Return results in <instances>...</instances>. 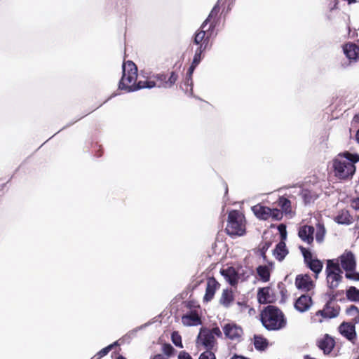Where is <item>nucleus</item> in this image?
<instances>
[{
	"label": "nucleus",
	"mask_w": 359,
	"mask_h": 359,
	"mask_svg": "<svg viewBox=\"0 0 359 359\" xmlns=\"http://www.w3.org/2000/svg\"><path fill=\"white\" fill-rule=\"evenodd\" d=\"M123 76L119 81L118 88L127 92H133L142 88H152L156 86L154 81H140L136 84L137 77V68L132 61L124 62L122 66Z\"/></svg>",
	"instance_id": "obj_1"
},
{
	"label": "nucleus",
	"mask_w": 359,
	"mask_h": 359,
	"mask_svg": "<svg viewBox=\"0 0 359 359\" xmlns=\"http://www.w3.org/2000/svg\"><path fill=\"white\" fill-rule=\"evenodd\" d=\"M359 161V155L348 151L339 154L333 160L334 175L341 180L351 177L355 172V163Z\"/></svg>",
	"instance_id": "obj_2"
},
{
	"label": "nucleus",
	"mask_w": 359,
	"mask_h": 359,
	"mask_svg": "<svg viewBox=\"0 0 359 359\" xmlns=\"http://www.w3.org/2000/svg\"><path fill=\"white\" fill-rule=\"evenodd\" d=\"M260 320L264 328L269 331L280 330L287 325V319L283 312L273 305H269L262 311Z\"/></svg>",
	"instance_id": "obj_3"
},
{
	"label": "nucleus",
	"mask_w": 359,
	"mask_h": 359,
	"mask_svg": "<svg viewBox=\"0 0 359 359\" xmlns=\"http://www.w3.org/2000/svg\"><path fill=\"white\" fill-rule=\"evenodd\" d=\"M226 233L230 236H242L245 233L243 216L237 210H232L228 215Z\"/></svg>",
	"instance_id": "obj_4"
},
{
	"label": "nucleus",
	"mask_w": 359,
	"mask_h": 359,
	"mask_svg": "<svg viewBox=\"0 0 359 359\" xmlns=\"http://www.w3.org/2000/svg\"><path fill=\"white\" fill-rule=\"evenodd\" d=\"M325 272L328 287L331 290L337 288L342 280V271L339 265L332 260H327Z\"/></svg>",
	"instance_id": "obj_5"
},
{
	"label": "nucleus",
	"mask_w": 359,
	"mask_h": 359,
	"mask_svg": "<svg viewBox=\"0 0 359 359\" xmlns=\"http://www.w3.org/2000/svg\"><path fill=\"white\" fill-rule=\"evenodd\" d=\"M336 297V295H332V298L326 302L324 308L316 313V316H320L323 318L328 319L337 317L339 314L340 307L339 305L333 303Z\"/></svg>",
	"instance_id": "obj_6"
},
{
	"label": "nucleus",
	"mask_w": 359,
	"mask_h": 359,
	"mask_svg": "<svg viewBox=\"0 0 359 359\" xmlns=\"http://www.w3.org/2000/svg\"><path fill=\"white\" fill-rule=\"evenodd\" d=\"M304 259L307 266L316 273V278H318V274L320 273L323 269V263L317 259H313L312 253L303 246H299Z\"/></svg>",
	"instance_id": "obj_7"
},
{
	"label": "nucleus",
	"mask_w": 359,
	"mask_h": 359,
	"mask_svg": "<svg viewBox=\"0 0 359 359\" xmlns=\"http://www.w3.org/2000/svg\"><path fill=\"white\" fill-rule=\"evenodd\" d=\"M215 337L212 336L209 329L201 328L197 337L196 344L203 346L207 350H212L215 344Z\"/></svg>",
	"instance_id": "obj_8"
},
{
	"label": "nucleus",
	"mask_w": 359,
	"mask_h": 359,
	"mask_svg": "<svg viewBox=\"0 0 359 359\" xmlns=\"http://www.w3.org/2000/svg\"><path fill=\"white\" fill-rule=\"evenodd\" d=\"M295 285L299 290L309 292L314 287V283L307 274L298 275L295 279Z\"/></svg>",
	"instance_id": "obj_9"
},
{
	"label": "nucleus",
	"mask_w": 359,
	"mask_h": 359,
	"mask_svg": "<svg viewBox=\"0 0 359 359\" xmlns=\"http://www.w3.org/2000/svg\"><path fill=\"white\" fill-rule=\"evenodd\" d=\"M314 227L312 226H301L298 230V236L303 242L310 245L313 243L314 239Z\"/></svg>",
	"instance_id": "obj_10"
},
{
	"label": "nucleus",
	"mask_w": 359,
	"mask_h": 359,
	"mask_svg": "<svg viewBox=\"0 0 359 359\" xmlns=\"http://www.w3.org/2000/svg\"><path fill=\"white\" fill-rule=\"evenodd\" d=\"M223 331L225 336L231 340L238 339L243 334L242 328L234 323L226 324L223 327Z\"/></svg>",
	"instance_id": "obj_11"
},
{
	"label": "nucleus",
	"mask_w": 359,
	"mask_h": 359,
	"mask_svg": "<svg viewBox=\"0 0 359 359\" xmlns=\"http://www.w3.org/2000/svg\"><path fill=\"white\" fill-rule=\"evenodd\" d=\"M313 301L311 296L302 294L294 302V308L301 313L307 311L312 306Z\"/></svg>",
	"instance_id": "obj_12"
},
{
	"label": "nucleus",
	"mask_w": 359,
	"mask_h": 359,
	"mask_svg": "<svg viewBox=\"0 0 359 359\" xmlns=\"http://www.w3.org/2000/svg\"><path fill=\"white\" fill-rule=\"evenodd\" d=\"M341 267L347 272L355 269L356 263L354 255L351 252L343 254L340 257Z\"/></svg>",
	"instance_id": "obj_13"
},
{
	"label": "nucleus",
	"mask_w": 359,
	"mask_h": 359,
	"mask_svg": "<svg viewBox=\"0 0 359 359\" xmlns=\"http://www.w3.org/2000/svg\"><path fill=\"white\" fill-rule=\"evenodd\" d=\"M339 332L342 336L352 342L356 337L355 325L351 323H342L339 327Z\"/></svg>",
	"instance_id": "obj_14"
},
{
	"label": "nucleus",
	"mask_w": 359,
	"mask_h": 359,
	"mask_svg": "<svg viewBox=\"0 0 359 359\" xmlns=\"http://www.w3.org/2000/svg\"><path fill=\"white\" fill-rule=\"evenodd\" d=\"M343 51L350 62H356L359 57V46L353 43H347L343 46Z\"/></svg>",
	"instance_id": "obj_15"
},
{
	"label": "nucleus",
	"mask_w": 359,
	"mask_h": 359,
	"mask_svg": "<svg viewBox=\"0 0 359 359\" xmlns=\"http://www.w3.org/2000/svg\"><path fill=\"white\" fill-rule=\"evenodd\" d=\"M334 339L327 334H325L322 339H320L317 341L318 347L322 350L325 355L330 353L334 347Z\"/></svg>",
	"instance_id": "obj_16"
},
{
	"label": "nucleus",
	"mask_w": 359,
	"mask_h": 359,
	"mask_svg": "<svg viewBox=\"0 0 359 359\" xmlns=\"http://www.w3.org/2000/svg\"><path fill=\"white\" fill-rule=\"evenodd\" d=\"M218 287L219 283L216 279L215 278H209L207 281L205 294L203 297L204 301L210 302L213 298Z\"/></svg>",
	"instance_id": "obj_17"
},
{
	"label": "nucleus",
	"mask_w": 359,
	"mask_h": 359,
	"mask_svg": "<svg viewBox=\"0 0 359 359\" xmlns=\"http://www.w3.org/2000/svg\"><path fill=\"white\" fill-rule=\"evenodd\" d=\"M219 11V7L218 4H217L210 11L209 15L206 18V20L201 25V28L205 29L207 27L208 22H210L208 30L212 31L216 27L217 22L215 21V18L217 17L218 13Z\"/></svg>",
	"instance_id": "obj_18"
},
{
	"label": "nucleus",
	"mask_w": 359,
	"mask_h": 359,
	"mask_svg": "<svg viewBox=\"0 0 359 359\" xmlns=\"http://www.w3.org/2000/svg\"><path fill=\"white\" fill-rule=\"evenodd\" d=\"M182 323L185 326H196L201 324V320L196 312L191 311L182 316Z\"/></svg>",
	"instance_id": "obj_19"
},
{
	"label": "nucleus",
	"mask_w": 359,
	"mask_h": 359,
	"mask_svg": "<svg viewBox=\"0 0 359 359\" xmlns=\"http://www.w3.org/2000/svg\"><path fill=\"white\" fill-rule=\"evenodd\" d=\"M252 210L256 217L260 219L266 220L270 218L271 209L268 207L257 205L253 206Z\"/></svg>",
	"instance_id": "obj_20"
},
{
	"label": "nucleus",
	"mask_w": 359,
	"mask_h": 359,
	"mask_svg": "<svg viewBox=\"0 0 359 359\" xmlns=\"http://www.w3.org/2000/svg\"><path fill=\"white\" fill-rule=\"evenodd\" d=\"M288 254L285 241H280L273 251V255L278 261H283Z\"/></svg>",
	"instance_id": "obj_21"
},
{
	"label": "nucleus",
	"mask_w": 359,
	"mask_h": 359,
	"mask_svg": "<svg viewBox=\"0 0 359 359\" xmlns=\"http://www.w3.org/2000/svg\"><path fill=\"white\" fill-rule=\"evenodd\" d=\"M221 273L230 285H234L237 283L238 274L233 268L229 267L226 269H223Z\"/></svg>",
	"instance_id": "obj_22"
},
{
	"label": "nucleus",
	"mask_w": 359,
	"mask_h": 359,
	"mask_svg": "<svg viewBox=\"0 0 359 359\" xmlns=\"http://www.w3.org/2000/svg\"><path fill=\"white\" fill-rule=\"evenodd\" d=\"M257 299L262 304L269 303L271 302L270 288H259L257 292Z\"/></svg>",
	"instance_id": "obj_23"
},
{
	"label": "nucleus",
	"mask_w": 359,
	"mask_h": 359,
	"mask_svg": "<svg viewBox=\"0 0 359 359\" xmlns=\"http://www.w3.org/2000/svg\"><path fill=\"white\" fill-rule=\"evenodd\" d=\"M278 205L285 215H290L292 213L291 202L286 197L283 196L279 197L278 200Z\"/></svg>",
	"instance_id": "obj_24"
},
{
	"label": "nucleus",
	"mask_w": 359,
	"mask_h": 359,
	"mask_svg": "<svg viewBox=\"0 0 359 359\" xmlns=\"http://www.w3.org/2000/svg\"><path fill=\"white\" fill-rule=\"evenodd\" d=\"M335 222L340 224H350L352 223V217L346 210H341L335 217Z\"/></svg>",
	"instance_id": "obj_25"
},
{
	"label": "nucleus",
	"mask_w": 359,
	"mask_h": 359,
	"mask_svg": "<svg viewBox=\"0 0 359 359\" xmlns=\"http://www.w3.org/2000/svg\"><path fill=\"white\" fill-rule=\"evenodd\" d=\"M233 300V297L232 292L228 290H224L220 298V304L225 307H229Z\"/></svg>",
	"instance_id": "obj_26"
},
{
	"label": "nucleus",
	"mask_w": 359,
	"mask_h": 359,
	"mask_svg": "<svg viewBox=\"0 0 359 359\" xmlns=\"http://www.w3.org/2000/svg\"><path fill=\"white\" fill-rule=\"evenodd\" d=\"M300 195L302 199L304 200L305 204H309L311 203L314 202V201L318 197V196L316 194L311 192L308 189H302L300 193Z\"/></svg>",
	"instance_id": "obj_27"
},
{
	"label": "nucleus",
	"mask_w": 359,
	"mask_h": 359,
	"mask_svg": "<svg viewBox=\"0 0 359 359\" xmlns=\"http://www.w3.org/2000/svg\"><path fill=\"white\" fill-rule=\"evenodd\" d=\"M254 345L257 350L264 351L266 349V348L268 346V341H267L266 339H265L261 336L255 335L254 336Z\"/></svg>",
	"instance_id": "obj_28"
},
{
	"label": "nucleus",
	"mask_w": 359,
	"mask_h": 359,
	"mask_svg": "<svg viewBox=\"0 0 359 359\" xmlns=\"http://www.w3.org/2000/svg\"><path fill=\"white\" fill-rule=\"evenodd\" d=\"M346 297L351 302L359 301V290L355 287H350L346 292Z\"/></svg>",
	"instance_id": "obj_29"
},
{
	"label": "nucleus",
	"mask_w": 359,
	"mask_h": 359,
	"mask_svg": "<svg viewBox=\"0 0 359 359\" xmlns=\"http://www.w3.org/2000/svg\"><path fill=\"white\" fill-rule=\"evenodd\" d=\"M257 272L262 281L267 282L269 280L270 273L266 266H259L257 268Z\"/></svg>",
	"instance_id": "obj_30"
},
{
	"label": "nucleus",
	"mask_w": 359,
	"mask_h": 359,
	"mask_svg": "<svg viewBox=\"0 0 359 359\" xmlns=\"http://www.w3.org/2000/svg\"><path fill=\"white\" fill-rule=\"evenodd\" d=\"M325 235V229L323 224L318 223L316 226V240L320 243L323 241Z\"/></svg>",
	"instance_id": "obj_31"
},
{
	"label": "nucleus",
	"mask_w": 359,
	"mask_h": 359,
	"mask_svg": "<svg viewBox=\"0 0 359 359\" xmlns=\"http://www.w3.org/2000/svg\"><path fill=\"white\" fill-rule=\"evenodd\" d=\"M118 345V341H115L114 344H111L107 347L100 350L95 355H94L90 359H100L102 357L105 356L109 353V352L113 348L114 346Z\"/></svg>",
	"instance_id": "obj_32"
},
{
	"label": "nucleus",
	"mask_w": 359,
	"mask_h": 359,
	"mask_svg": "<svg viewBox=\"0 0 359 359\" xmlns=\"http://www.w3.org/2000/svg\"><path fill=\"white\" fill-rule=\"evenodd\" d=\"M207 31H209L208 29H205V28L202 29L201 27H200V30H198L194 36V42L195 44H200L204 41L206 39L205 35Z\"/></svg>",
	"instance_id": "obj_33"
},
{
	"label": "nucleus",
	"mask_w": 359,
	"mask_h": 359,
	"mask_svg": "<svg viewBox=\"0 0 359 359\" xmlns=\"http://www.w3.org/2000/svg\"><path fill=\"white\" fill-rule=\"evenodd\" d=\"M152 77L154 79H155L158 82V83L156 84V86L158 88H165L164 83H165L166 81H167V75L166 74H157L153 75Z\"/></svg>",
	"instance_id": "obj_34"
},
{
	"label": "nucleus",
	"mask_w": 359,
	"mask_h": 359,
	"mask_svg": "<svg viewBox=\"0 0 359 359\" xmlns=\"http://www.w3.org/2000/svg\"><path fill=\"white\" fill-rule=\"evenodd\" d=\"M172 343L177 347L182 348V337L177 332H173L171 335Z\"/></svg>",
	"instance_id": "obj_35"
},
{
	"label": "nucleus",
	"mask_w": 359,
	"mask_h": 359,
	"mask_svg": "<svg viewBox=\"0 0 359 359\" xmlns=\"http://www.w3.org/2000/svg\"><path fill=\"white\" fill-rule=\"evenodd\" d=\"M177 75L174 72H171L170 77L167 79L166 83H164L165 88L172 87L177 80Z\"/></svg>",
	"instance_id": "obj_36"
},
{
	"label": "nucleus",
	"mask_w": 359,
	"mask_h": 359,
	"mask_svg": "<svg viewBox=\"0 0 359 359\" xmlns=\"http://www.w3.org/2000/svg\"><path fill=\"white\" fill-rule=\"evenodd\" d=\"M163 351L166 355L170 356L173 354L175 348L170 344H165L163 346Z\"/></svg>",
	"instance_id": "obj_37"
},
{
	"label": "nucleus",
	"mask_w": 359,
	"mask_h": 359,
	"mask_svg": "<svg viewBox=\"0 0 359 359\" xmlns=\"http://www.w3.org/2000/svg\"><path fill=\"white\" fill-rule=\"evenodd\" d=\"M345 276L348 279L359 281V273L355 270L346 273Z\"/></svg>",
	"instance_id": "obj_38"
},
{
	"label": "nucleus",
	"mask_w": 359,
	"mask_h": 359,
	"mask_svg": "<svg viewBox=\"0 0 359 359\" xmlns=\"http://www.w3.org/2000/svg\"><path fill=\"white\" fill-rule=\"evenodd\" d=\"M202 52L201 50H195V54H194V58H193V63H194V65H199V63L201 62L202 58H203V56H202Z\"/></svg>",
	"instance_id": "obj_39"
},
{
	"label": "nucleus",
	"mask_w": 359,
	"mask_h": 359,
	"mask_svg": "<svg viewBox=\"0 0 359 359\" xmlns=\"http://www.w3.org/2000/svg\"><path fill=\"white\" fill-rule=\"evenodd\" d=\"M283 217V212L278 209H271V213L270 215V217L275 219L276 220H279Z\"/></svg>",
	"instance_id": "obj_40"
},
{
	"label": "nucleus",
	"mask_w": 359,
	"mask_h": 359,
	"mask_svg": "<svg viewBox=\"0 0 359 359\" xmlns=\"http://www.w3.org/2000/svg\"><path fill=\"white\" fill-rule=\"evenodd\" d=\"M198 359H216L215 354L210 350L202 353Z\"/></svg>",
	"instance_id": "obj_41"
},
{
	"label": "nucleus",
	"mask_w": 359,
	"mask_h": 359,
	"mask_svg": "<svg viewBox=\"0 0 359 359\" xmlns=\"http://www.w3.org/2000/svg\"><path fill=\"white\" fill-rule=\"evenodd\" d=\"M145 326H146V325H142L140 327H138L130 331L127 334H126L125 338L132 339V338L135 337L136 336L137 332Z\"/></svg>",
	"instance_id": "obj_42"
},
{
	"label": "nucleus",
	"mask_w": 359,
	"mask_h": 359,
	"mask_svg": "<svg viewBox=\"0 0 359 359\" xmlns=\"http://www.w3.org/2000/svg\"><path fill=\"white\" fill-rule=\"evenodd\" d=\"M347 314L350 316H354L356 314H359V309L354 305H351L349 308L346 309Z\"/></svg>",
	"instance_id": "obj_43"
},
{
	"label": "nucleus",
	"mask_w": 359,
	"mask_h": 359,
	"mask_svg": "<svg viewBox=\"0 0 359 359\" xmlns=\"http://www.w3.org/2000/svg\"><path fill=\"white\" fill-rule=\"evenodd\" d=\"M209 41V36H207L203 43H201L198 45V47L196 48L197 50H201L203 53L207 48L208 43Z\"/></svg>",
	"instance_id": "obj_44"
},
{
	"label": "nucleus",
	"mask_w": 359,
	"mask_h": 359,
	"mask_svg": "<svg viewBox=\"0 0 359 359\" xmlns=\"http://www.w3.org/2000/svg\"><path fill=\"white\" fill-rule=\"evenodd\" d=\"M211 334H212V337H222V332L220 330V329L218 327H213L212 329L210 330Z\"/></svg>",
	"instance_id": "obj_45"
},
{
	"label": "nucleus",
	"mask_w": 359,
	"mask_h": 359,
	"mask_svg": "<svg viewBox=\"0 0 359 359\" xmlns=\"http://www.w3.org/2000/svg\"><path fill=\"white\" fill-rule=\"evenodd\" d=\"M278 229L280 232V236H281V238L282 240L281 241H283L286 238V230H285V226H283V225H280L279 227H278Z\"/></svg>",
	"instance_id": "obj_46"
},
{
	"label": "nucleus",
	"mask_w": 359,
	"mask_h": 359,
	"mask_svg": "<svg viewBox=\"0 0 359 359\" xmlns=\"http://www.w3.org/2000/svg\"><path fill=\"white\" fill-rule=\"evenodd\" d=\"M351 205L353 209L359 210V198L353 199Z\"/></svg>",
	"instance_id": "obj_47"
},
{
	"label": "nucleus",
	"mask_w": 359,
	"mask_h": 359,
	"mask_svg": "<svg viewBox=\"0 0 359 359\" xmlns=\"http://www.w3.org/2000/svg\"><path fill=\"white\" fill-rule=\"evenodd\" d=\"M338 4H339V0H333V1L331 2L328 6L330 11H332L334 9H337Z\"/></svg>",
	"instance_id": "obj_48"
},
{
	"label": "nucleus",
	"mask_w": 359,
	"mask_h": 359,
	"mask_svg": "<svg viewBox=\"0 0 359 359\" xmlns=\"http://www.w3.org/2000/svg\"><path fill=\"white\" fill-rule=\"evenodd\" d=\"M178 359H192V358L188 353H187L185 351H182L179 353Z\"/></svg>",
	"instance_id": "obj_49"
},
{
	"label": "nucleus",
	"mask_w": 359,
	"mask_h": 359,
	"mask_svg": "<svg viewBox=\"0 0 359 359\" xmlns=\"http://www.w3.org/2000/svg\"><path fill=\"white\" fill-rule=\"evenodd\" d=\"M198 65H194V63H191L190 67L188 69V72H187V76H191L195 68L198 66Z\"/></svg>",
	"instance_id": "obj_50"
},
{
	"label": "nucleus",
	"mask_w": 359,
	"mask_h": 359,
	"mask_svg": "<svg viewBox=\"0 0 359 359\" xmlns=\"http://www.w3.org/2000/svg\"><path fill=\"white\" fill-rule=\"evenodd\" d=\"M192 79L191 76H187L186 78V81L184 82V85L187 86H191V91H192Z\"/></svg>",
	"instance_id": "obj_51"
},
{
	"label": "nucleus",
	"mask_w": 359,
	"mask_h": 359,
	"mask_svg": "<svg viewBox=\"0 0 359 359\" xmlns=\"http://www.w3.org/2000/svg\"><path fill=\"white\" fill-rule=\"evenodd\" d=\"M231 359H249L246 357H244L243 355H236L235 354L232 358Z\"/></svg>",
	"instance_id": "obj_52"
},
{
	"label": "nucleus",
	"mask_w": 359,
	"mask_h": 359,
	"mask_svg": "<svg viewBox=\"0 0 359 359\" xmlns=\"http://www.w3.org/2000/svg\"><path fill=\"white\" fill-rule=\"evenodd\" d=\"M153 359H168L161 354L156 355Z\"/></svg>",
	"instance_id": "obj_53"
},
{
	"label": "nucleus",
	"mask_w": 359,
	"mask_h": 359,
	"mask_svg": "<svg viewBox=\"0 0 359 359\" xmlns=\"http://www.w3.org/2000/svg\"><path fill=\"white\" fill-rule=\"evenodd\" d=\"M269 245H270V243H265L263 248H262V250H267L269 248Z\"/></svg>",
	"instance_id": "obj_54"
},
{
	"label": "nucleus",
	"mask_w": 359,
	"mask_h": 359,
	"mask_svg": "<svg viewBox=\"0 0 359 359\" xmlns=\"http://www.w3.org/2000/svg\"><path fill=\"white\" fill-rule=\"evenodd\" d=\"M357 316L355 318V323H359V314H356Z\"/></svg>",
	"instance_id": "obj_55"
},
{
	"label": "nucleus",
	"mask_w": 359,
	"mask_h": 359,
	"mask_svg": "<svg viewBox=\"0 0 359 359\" xmlns=\"http://www.w3.org/2000/svg\"><path fill=\"white\" fill-rule=\"evenodd\" d=\"M326 296H328L329 297V299H330L332 297V295H334L332 293H329V292H327Z\"/></svg>",
	"instance_id": "obj_56"
},
{
	"label": "nucleus",
	"mask_w": 359,
	"mask_h": 359,
	"mask_svg": "<svg viewBox=\"0 0 359 359\" xmlns=\"http://www.w3.org/2000/svg\"><path fill=\"white\" fill-rule=\"evenodd\" d=\"M355 137H356L357 141L359 142V130L357 131Z\"/></svg>",
	"instance_id": "obj_57"
},
{
	"label": "nucleus",
	"mask_w": 359,
	"mask_h": 359,
	"mask_svg": "<svg viewBox=\"0 0 359 359\" xmlns=\"http://www.w3.org/2000/svg\"><path fill=\"white\" fill-rule=\"evenodd\" d=\"M304 359H316L314 358H311V356H309V355H306L304 356Z\"/></svg>",
	"instance_id": "obj_58"
},
{
	"label": "nucleus",
	"mask_w": 359,
	"mask_h": 359,
	"mask_svg": "<svg viewBox=\"0 0 359 359\" xmlns=\"http://www.w3.org/2000/svg\"><path fill=\"white\" fill-rule=\"evenodd\" d=\"M116 359H126V358H123V356H118Z\"/></svg>",
	"instance_id": "obj_59"
},
{
	"label": "nucleus",
	"mask_w": 359,
	"mask_h": 359,
	"mask_svg": "<svg viewBox=\"0 0 359 359\" xmlns=\"http://www.w3.org/2000/svg\"><path fill=\"white\" fill-rule=\"evenodd\" d=\"M228 192V189L226 187V194Z\"/></svg>",
	"instance_id": "obj_60"
},
{
	"label": "nucleus",
	"mask_w": 359,
	"mask_h": 359,
	"mask_svg": "<svg viewBox=\"0 0 359 359\" xmlns=\"http://www.w3.org/2000/svg\"><path fill=\"white\" fill-rule=\"evenodd\" d=\"M355 359H359V356L357 358H355Z\"/></svg>",
	"instance_id": "obj_61"
}]
</instances>
